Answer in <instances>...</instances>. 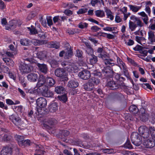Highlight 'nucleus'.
Here are the masks:
<instances>
[{"instance_id":"38","label":"nucleus","mask_w":155,"mask_h":155,"mask_svg":"<svg viewBox=\"0 0 155 155\" xmlns=\"http://www.w3.org/2000/svg\"><path fill=\"white\" fill-rule=\"evenodd\" d=\"M16 140L18 142V145L20 146H22V142H23L24 137V136L21 135H16L15 136Z\"/></svg>"},{"instance_id":"46","label":"nucleus","mask_w":155,"mask_h":155,"mask_svg":"<svg viewBox=\"0 0 155 155\" xmlns=\"http://www.w3.org/2000/svg\"><path fill=\"white\" fill-rule=\"evenodd\" d=\"M137 27V25L133 22L130 21L129 22V27L131 31H134Z\"/></svg>"},{"instance_id":"6","label":"nucleus","mask_w":155,"mask_h":155,"mask_svg":"<svg viewBox=\"0 0 155 155\" xmlns=\"http://www.w3.org/2000/svg\"><path fill=\"white\" fill-rule=\"evenodd\" d=\"M114 73L112 68L106 67L102 71L103 78H106L107 79L112 78Z\"/></svg>"},{"instance_id":"43","label":"nucleus","mask_w":155,"mask_h":155,"mask_svg":"<svg viewBox=\"0 0 155 155\" xmlns=\"http://www.w3.org/2000/svg\"><path fill=\"white\" fill-rule=\"evenodd\" d=\"M128 6L130 9L134 12H136L138 11L141 8V7L137 6H134L131 5H129Z\"/></svg>"},{"instance_id":"3","label":"nucleus","mask_w":155,"mask_h":155,"mask_svg":"<svg viewBox=\"0 0 155 155\" xmlns=\"http://www.w3.org/2000/svg\"><path fill=\"white\" fill-rule=\"evenodd\" d=\"M132 143L136 146L140 145L142 143L141 135L136 132H132L130 136Z\"/></svg>"},{"instance_id":"47","label":"nucleus","mask_w":155,"mask_h":155,"mask_svg":"<svg viewBox=\"0 0 155 155\" xmlns=\"http://www.w3.org/2000/svg\"><path fill=\"white\" fill-rule=\"evenodd\" d=\"M73 55V51L71 48H70L69 50L66 52L65 58L67 59H69L71 58Z\"/></svg>"},{"instance_id":"16","label":"nucleus","mask_w":155,"mask_h":155,"mask_svg":"<svg viewBox=\"0 0 155 155\" xmlns=\"http://www.w3.org/2000/svg\"><path fill=\"white\" fill-rule=\"evenodd\" d=\"M143 145L147 148H152L155 146V141L153 139H148L144 140Z\"/></svg>"},{"instance_id":"12","label":"nucleus","mask_w":155,"mask_h":155,"mask_svg":"<svg viewBox=\"0 0 155 155\" xmlns=\"http://www.w3.org/2000/svg\"><path fill=\"white\" fill-rule=\"evenodd\" d=\"M141 113L139 115L140 120L143 122L147 121L149 119V115L145 111V110L143 109L140 110Z\"/></svg>"},{"instance_id":"5","label":"nucleus","mask_w":155,"mask_h":155,"mask_svg":"<svg viewBox=\"0 0 155 155\" xmlns=\"http://www.w3.org/2000/svg\"><path fill=\"white\" fill-rule=\"evenodd\" d=\"M43 87H40V90L37 91V92L41 94L43 96L45 97H53L54 95L53 92L48 90V88L47 86Z\"/></svg>"},{"instance_id":"21","label":"nucleus","mask_w":155,"mask_h":155,"mask_svg":"<svg viewBox=\"0 0 155 155\" xmlns=\"http://www.w3.org/2000/svg\"><path fill=\"white\" fill-rule=\"evenodd\" d=\"M16 24L14 21H10L5 26L6 30H12L16 28Z\"/></svg>"},{"instance_id":"53","label":"nucleus","mask_w":155,"mask_h":155,"mask_svg":"<svg viewBox=\"0 0 155 155\" xmlns=\"http://www.w3.org/2000/svg\"><path fill=\"white\" fill-rule=\"evenodd\" d=\"M88 25V24L86 23L81 22L78 24V27L81 29L87 28Z\"/></svg>"},{"instance_id":"2","label":"nucleus","mask_w":155,"mask_h":155,"mask_svg":"<svg viewBox=\"0 0 155 155\" xmlns=\"http://www.w3.org/2000/svg\"><path fill=\"white\" fill-rule=\"evenodd\" d=\"M45 122L46 124H43V127L48 130V132L50 134H54L55 130L53 127L54 125L57 124V120L54 118H49L45 120Z\"/></svg>"},{"instance_id":"19","label":"nucleus","mask_w":155,"mask_h":155,"mask_svg":"<svg viewBox=\"0 0 155 155\" xmlns=\"http://www.w3.org/2000/svg\"><path fill=\"white\" fill-rule=\"evenodd\" d=\"M47 51L46 50L39 51L37 53V56L40 60H42L45 58H47Z\"/></svg>"},{"instance_id":"13","label":"nucleus","mask_w":155,"mask_h":155,"mask_svg":"<svg viewBox=\"0 0 155 155\" xmlns=\"http://www.w3.org/2000/svg\"><path fill=\"white\" fill-rule=\"evenodd\" d=\"M78 76L82 79L86 80L90 77L91 73L88 70H84L79 73Z\"/></svg>"},{"instance_id":"28","label":"nucleus","mask_w":155,"mask_h":155,"mask_svg":"<svg viewBox=\"0 0 155 155\" xmlns=\"http://www.w3.org/2000/svg\"><path fill=\"white\" fill-rule=\"evenodd\" d=\"M97 51V53L100 54L98 55L99 58L104 59L106 57L107 55L104 54L105 51L104 50L103 48H98Z\"/></svg>"},{"instance_id":"15","label":"nucleus","mask_w":155,"mask_h":155,"mask_svg":"<svg viewBox=\"0 0 155 155\" xmlns=\"http://www.w3.org/2000/svg\"><path fill=\"white\" fill-rule=\"evenodd\" d=\"M12 148L9 146H6L3 147L1 152V155H12Z\"/></svg>"},{"instance_id":"48","label":"nucleus","mask_w":155,"mask_h":155,"mask_svg":"<svg viewBox=\"0 0 155 155\" xmlns=\"http://www.w3.org/2000/svg\"><path fill=\"white\" fill-rule=\"evenodd\" d=\"M117 62L118 66L120 67L121 69H122V67L123 66L125 65V64L122 61V60L120 59L119 57H117Z\"/></svg>"},{"instance_id":"33","label":"nucleus","mask_w":155,"mask_h":155,"mask_svg":"<svg viewBox=\"0 0 155 155\" xmlns=\"http://www.w3.org/2000/svg\"><path fill=\"white\" fill-rule=\"evenodd\" d=\"M47 84L50 87H52L55 84V80L51 77H48L46 79Z\"/></svg>"},{"instance_id":"11","label":"nucleus","mask_w":155,"mask_h":155,"mask_svg":"<svg viewBox=\"0 0 155 155\" xmlns=\"http://www.w3.org/2000/svg\"><path fill=\"white\" fill-rule=\"evenodd\" d=\"M45 82H46V79L45 77L43 75H40L37 84V91L40 90V87L43 88V87L46 86H47L45 85Z\"/></svg>"},{"instance_id":"57","label":"nucleus","mask_w":155,"mask_h":155,"mask_svg":"<svg viewBox=\"0 0 155 155\" xmlns=\"http://www.w3.org/2000/svg\"><path fill=\"white\" fill-rule=\"evenodd\" d=\"M46 20L47 24L48 26H50L51 25H53L51 17L47 16Z\"/></svg>"},{"instance_id":"9","label":"nucleus","mask_w":155,"mask_h":155,"mask_svg":"<svg viewBox=\"0 0 155 155\" xmlns=\"http://www.w3.org/2000/svg\"><path fill=\"white\" fill-rule=\"evenodd\" d=\"M36 63H34V65H37L40 71L44 74H46L48 71L47 66L46 64H40L38 63V61L36 60Z\"/></svg>"},{"instance_id":"50","label":"nucleus","mask_w":155,"mask_h":155,"mask_svg":"<svg viewBox=\"0 0 155 155\" xmlns=\"http://www.w3.org/2000/svg\"><path fill=\"white\" fill-rule=\"evenodd\" d=\"M125 148L126 149H131L132 148V146L130 141L129 140H127L126 142L124 145Z\"/></svg>"},{"instance_id":"26","label":"nucleus","mask_w":155,"mask_h":155,"mask_svg":"<svg viewBox=\"0 0 155 155\" xmlns=\"http://www.w3.org/2000/svg\"><path fill=\"white\" fill-rule=\"evenodd\" d=\"M35 46L42 45L46 43V41L44 40H39L36 39H32L31 41Z\"/></svg>"},{"instance_id":"35","label":"nucleus","mask_w":155,"mask_h":155,"mask_svg":"<svg viewBox=\"0 0 155 155\" xmlns=\"http://www.w3.org/2000/svg\"><path fill=\"white\" fill-rule=\"evenodd\" d=\"M105 11L106 13L107 18H109L110 20H112L114 19V17L112 15V13L110 10L107 8H105Z\"/></svg>"},{"instance_id":"27","label":"nucleus","mask_w":155,"mask_h":155,"mask_svg":"<svg viewBox=\"0 0 155 155\" xmlns=\"http://www.w3.org/2000/svg\"><path fill=\"white\" fill-rule=\"evenodd\" d=\"M54 91L57 94H60L64 93L65 90L63 86H58L55 87Z\"/></svg>"},{"instance_id":"18","label":"nucleus","mask_w":155,"mask_h":155,"mask_svg":"<svg viewBox=\"0 0 155 155\" xmlns=\"http://www.w3.org/2000/svg\"><path fill=\"white\" fill-rule=\"evenodd\" d=\"M47 46L49 48L58 49L60 47L59 43L55 41H51L45 43Z\"/></svg>"},{"instance_id":"20","label":"nucleus","mask_w":155,"mask_h":155,"mask_svg":"<svg viewBox=\"0 0 155 155\" xmlns=\"http://www.w3.org/2000/svg\"><path fill=\"white\" fill-rule=\"evenodd\" d=\"M38 78V74L34 73H30L28 74L27 76L28 81L32 82L36 81Z\"/></svg>"},{"instance_id":"58","label":"nucleus","mask_w":155,"mask_h":155,"mask_svg":"<svg viewBox=\"0 0 155 155\" xmlns=\"http://www.w3.org/2000/svg\"><path fill=\"white\" fill-rule=\"evenodd\" d=\"M60 16L59 15L54 16L53 18V22L54 23L58 22L59 25H60L61 22L60 21Z\"/></svg>"},{"instance_id":"30","label":"nucleus","mask_w":155,"mask_h":155,"mask_svg":"<svg viewBox=\"0 0 155 155\" xmlns=\"http://www.w3.org/2000/svg\"><path fill=\"white\" fill-rule=\"evenodd\" d=\"M58 104L56 102L51 104L49 107V110L51 112H55L58 110Z\"/></svg>"},{"instance_id":"55","label":"nucleus","mask_w":155,"mask_h":155,"mask_svg":"<svg viewBox=\"0 0 155 155\" xmlns=\"http://www.w3.org/2000/svg\"><path fill=\"white\" fill-rule=\"evenodd\" d=\"M31 141L27 139L24 140L23 142H22V146H29L31 145Z\"/></svg>"},{"instance_id":"34","label":"nucleus","mask_w":155,"mask_h":155,"mask_svg":"<svg viewBox=\"0 0 155 155\" xmlns=\"http://www.w3.org/2000/svg\"><path fill=\"white\" fill-rule=\"evenodd\" d=\"M89 81L90 83L94 85V86L98 84L100 82V80L96 77H91L89 79Z\"/></svg>"},{"instance_id":"56","label":"nucleus","mask_w":155,"mask_h":155,"mask_svg":"<svg viewBox=\"0 0 155 155\" xmlns=\"http://www.w3.org/2000/svg\"><path fill=\"white\" fill-rule=\"evenodd\" d=\"M136 41L142 45L141 43V41H144L146 40V39L143 37H139L138 36H136L135 37Z\"/></svg>"},{"instance_id":"7","label":"nucleus","mask_w":155,"mask_h":155,"mask_svg":"<svg viewBox=\"0 0 155 155\" xmlns=\"http://www.w3.org/2000/svg\"><path fill=\"white\" fill-rule=\"evenodd\" d=\"M55 75L57 77L62 78H66V74L65 70L62 68H58L54 71Z\"/></svg>"},{"instance_id":"31","label":"nucleus","mask_w":155,"mask_h":155,"mask_svg":"<svg viewBox=\"0 0 155 155\" xmlns=\"http://www.w3.org/2000/svg\"><path fill=\"white\" fill-rule=\"evenodd\" d=\"M88 57L89 60V63L93 65L96 63L98 61L97 57L94 54Z\"/></svg>"},{"instance_id":"63","label":"nucleus","mask_w":155,"mask_h":155,"mask_svg":"<svg viewBox=\"0 0 155 155\" xmlns=\"http://www.w3.org/2000/svg\"><path fill=\"white\" fill-rule=\"evenodd\" d=\"M6 5L2 0H0V9L4 10L6 9Z\"/></svg>"},{"instance_id":"54","label":"nucleus","mask_w":155,"mask_h":155,"mask_svg":"<svg viewBox=\"0 0 155 155\" xmlns=\"http://www.w3.org/2000/svg\"><path fill=\"white\" fill-rule=\"evenodd\" d=\"M38 37L41 40H43V39H45L47 37V35L44 32H38Z\"/></svg>"},{"instance_id":"10","label":"nucleus","mask_w":155,"mask_h":155,"mask_svg":"<svg viewBox=\"0 0 155 155\" xmlns=\"http://www.w3.org/2000/svg\"><path fill=\"white\" fill-rule=\"evenodd\" d=\"M2 130L5 133L2 134L1 135L2 141L7 142L10 141L12 137L9 131L8 130L4 129H3Z\"/></svg>"},{"instance_id":"8","label":"nucleus","mask_w":155,"mask_h":155,"mask_svg":"<svg viewBox=\"0 0 155 155\" xmlns=\"http://www.w3.org/2000/svg\"><path fill=\"white\" fill-rule=\"evenodd\" d=\"M65 69L70 72L76 73L78 72V68L75 64L70 62L68 66L65 67Z\"/></svg>"},{"instance_id":"17","label":"nucleus","mask_w":155,"mask_h":155,"mask_svg":"<svg viewBox=\"0 0 155 155\" xmlns=\"http://www.w3.org/2000/svg\"><path fill=\"white\" fill-rule=\"evenodd\" d=\"M107 85L112 90H116L119 87V85L113 80L108 81Z\"/></svg>"},{"instance_id":"22","label":"nucleus","mask_w":155,"mask_h":155,"mask_svg":"<svg viewBox=\"0 0 155 155\" xmlns=\"http://www.w3.org/2000/svg\"><path fill=\"white\" fill-rule=\"evenodd\" d=\"M83 88L86 91H91L93 90L94 88V85L92 84L90 82H88L84 84L83 85Z\"/></svg>"},{"instance_id":"14","label":"nucleus","mask_w":155,"mask_h":155,"mask_svg":"<svg viewBox=\"0 0 155 155\" xmlns=\"http://www.w3.org/2000/svg\"><path fill=\"white\" fill-rule=\"evenodd\" d=\"M36 102L37 106L41 108L45 107L47 104V100L44 97H40L38 98Z\"/></svg>"},{"instance_id":"52","label":"nucleus","mask_w":155,"mask_h":155,"mask_svg":"<svg viewBox=\"0 0 155 155\" xmlns=\"http://www.w3.org/2000/svg\"><path fill=\"white\" fill-rule=\"evenodd\" d=\"M122 68L123 69V71L124 75L128 78L130 79V78L129 76V74L128 71V70L127 69V67L126 65L123 66V67H122Z\"/></svg>"},{"instance_id":"39","label":"nucleus","mask_w":155,"mask_h":155,"mask_svg":"<svg viewBox=\"0 0 155 155\" xmlns=\"http://www.w3.org/2000/svg\"><path fill=\"white\" fill-rule=\"evenodd\" d=\"M31 43L30 41L27 38H23L20 41V44L23 45L27 46L30 45Z\"/></svg>"},{"instance_id":"51","label":"nucleus","mask_w":155,"mask_h":155,"mask_svg":"<svg viewBox=\"0 0 155 155\" xmlns=\"http://www.w3.org/2000/svg\"><path fill=\"white\" fill-rule=\"evenodd\" d=\"M150 128L149 129L147 130V131H145L143 134L141 135V137H142L144 139H147L150 136Z\"/></svg>"},{"instance_id":"23","label":"nucleus","mask_w":155,"mask_h":155,"mask_svg":"<svg viewBox=\"0 0 155 155\" xmlns=\"http://www.w3.org/2000/svg\"><path fill=\"white\" fill-rule=\"evenodd\" d=\"M104 62L107 66L106 67H109V68H111V67H112L114 65V61L112 59H105L104 60Z\"/></svg>"},{"instance_id":"44","label":"nucleus","mask_w":155,"mask_h":155,"mask_svg":"<svg viewBox=\"0 0 155 155\" xmlns=\"http://www.w3.org/2000/svg\"><path fill=\"white\" fill-rule=\"evenodd\" d=\"M78 29L77 28H68L67 30V32L69 35H72L78 33Z\"/></svg>"},{"instance_id":"40","label":"nucleus","mask_w":155,"mask_h":155,"mask_svg":"<svg viewBox=\"0 0 155 155\" xmlns=\"http://www.w3.org/2000/svg\"><path fill=\"white\" fill-rule=\"evenodd\" d=\"M57 97L59 100L61 101L64 103H66L68 100L67 97L65 93L63 95H58Z\"/></svg>"},{"instance_id":"24","label":"nucleus","mask_w":155,"mask_h":155,"mask_svg":"<svg viewBox=\"0 0 155 155\" xmlns=\"http://www.w3.org/2000/svg\"><path fill=\"white\" fill-rule=\"evenodd\" d=\"M138 14L143 17L142 18V20L144 24L146 25H147L148 23V17L147 15L144 12H142L138 13Z\"/></svg>"},{"instance_id":"60","label":"nucleus","mask_w":155,"mask_h":155,"mask_svg":"<svg viewBox=\"0 0 155 155\" xmlns=\"http://www.w3.org/2000/svg\"><path fill=\"white\" fill-rule=\"evenodd\" d=\"M135 21H136V24L137 25V27L138 26L139 27H142L143 26V23L142 22V21L139 18H138Z\"/></svg>"},{"instance_id":"25","label":"nucleus","mask_w":155,"mask_h":155,"mask_svg":"<svg viewBox=\"0 0 155 155\" xmlns=\"http://www.w3.org/2000/svg\"><path fill=\"white\" fill-rule=\"evenodd\" d=\"M2 60L6 63V64L8 66L13 67L14 65V62L10 58H3Z\"/></svg>"},{"instance_id":"32","label":"nucleus","mask_w":155,"mask_h":155,"mask_svg":"<svg viewBox=\"0 0 155 155\" xmlns=\"http://www.w3.org/2000/svg\"><path fill=\"white\" fill-rule=\"evenodd\" d=\"M68 86L71 88H75L78 85V83L74 80H71L69 81L68 84Z\"/></svg>"},{"instance_id":"29","label":"nucleus","mask_w":155,"mask_h":155,"mask_svg":"<svg viewBox=\"0 0 155 155\" xmlns=\"http://www.w3.org/2000/svg\"><path fill=\"white\" fill-rule=\"evenodd\" d=\"M148 39L151 43L155 42V35L153 31H149L148 32Z\"/></svg>"},{"instance_id":"42","label":"nucleus","mask_w":155,"mask_h":155,"mask_svg":"<svg viewBox=\"0 0 155 155\" xmlns=\"http://www.w3.org/2000/svg\"><path fill=\"white\" fill-rule=\"evenodd\" d=\"M30 33L31 35H35L38 33V32L35 28L33 25H31V28L28 27Z\"/></svg>"},{"instance_id":"59","label":"nucleus","mask_w":155,"mask_h":155,"mask_svg":"<svg viewBox=\"0 0 155 155\" xmlns=\"http://www.w3.org/2000/svg\"><path fill=\"white\" fill-rule=\"evenodd\" d=\"M145 49H148L147 48H145L143 47L142 50L140 52V53L142 54H143V56L145 57L147 55L148 51L147 50H145Z\"/></svg>"},{"instance_id":"36","label":"nucleus","mask_w":155,"mask_h":155,"mask_svg":"<svg viewBox=\"0 0 155 155\" xmlns=\"http://www.w3.org/2000/svg\"><path fill=\"white\" fill-rule=\"evenodd\" d=\"M130 111L133 114H136L139 111V109L135 105H133L130 106L129 107Z\"/></svg>"},{"instance_id":"64","label":"nucleus","mask_w":155,"mask_h":155,"mask_svg":"<svg viewBox=\"0 0 155 155\" xmlns=\"http://www.w3.org/2000/svg\"><path fill=\"white\" fill-rule=\"evenodd\" d=\"M150 130L151 136L153 137H155V129L154 127H150Z\"/></svg>"},{"instance_id":"41","label":"nucleus","mask_w":155,"mask_h":155,"mask_svg":"<svg viewBox=\"0 0 155 155\" xmlns=\"http://www.w3.org/2000/svg\"><path fill=\"white\" fill-rule=\"evenodd\" d=\"M95 15L99 17H103L105 16V13L103 10H97L95 11Z\"/></svg>"},{"instance_id":"61","label":"nucleus","mask_w":155,"mask_h":155,"mask_svg":"<svg viewBox=\"0 0 155 155\" xmlns=\"http://www.w3.org/2000/svg\"><path fill=\"white\" fill-rule=\"evenodd\" d=\"M143 47L139 45H137L135 47L133 48V49L134 51H138L140 53Z\"/></svg>"},{"instance_id":"1","label":"nucleus","mask_w":155,"mask_h":155,"mask_svg":"<svg viewBox=\"0 0 155 155\" xmlns=\"http://www.w3.org/2000/svg\"><path fill=\"white\" fill-rule=\"evenodd\" d=\"M36 60L33 58H26L24 59L23 64H21L19 66V70L22 73L30 72L33 70V65L36 63Z\"/></svg>"},{"instance_id":"4","label":"nucleus","mask_w":155,"mask_h":155,"mask_svg":"<svg viewBox=\"0 0 155 155\" xmlns=\"http://www.w3.org/2000/svg\"><path fill=\"white\" fill-rule=\"evenodd\" d=\"M9 119L12 121L13 123L19 127H24L25 124L22 121L20 117L18 115L13 114L9 116Z\"/></svg>"},{"instance_id":"49","label":"nucleus","mask_w":155,"mask_h":155,"mask_svg":"<svg viewBox=\"0 0 155 155\" xmlns=\"http://www.w3.org/2000/svg\"><path fill=\"white\" fill-rule=\"evenodd\" d=\"M59 133L62 136L66 137L69 135L70 132L69 131L67 130H61L60 131Z\"/></svg>"},{"instance_id":"45","label":"nucleus","mask_w":155,"mask_h":155,"mask_svg":"<svg viewBox=\"0 0 155 155\" xmlns=\"http://www.w3.org/2000/svg\"><path fill=\"white\" fill-rule=\"evenodd\" d=\"M51 67H56L58 65V62L54 59H50L48 60Z\"/></svg>"},{"instance_id":"37","label":"nucleus","mask_w":155,"mask_h":155,"mask_svg":"<svg viewBox=\"0 0 155 155\" xmlns=\"http://www.w3.org/2000/svg\"><path fill=\"white\" fill-rule=\"evenodd\" d=\"M148 129V128L145 126H141L138 129V132L139 133V134L140 135L142 134H143Z\"/></svg>"},{"instance_id":"62","label":"nucleus","mask_w":155,"mask_h":155,"mask_svg":"<svg viewBox=\"0 0 155 155\" xmlns=\"http://www.w3.org/2000/svg\"><path fill=\"white\" fill-rule=\"evenodd\" d=\"M87 10L88 9L86 8H81L77 12V13L79 15L85 13L87 12Z\"/></svg>"}]
</instances>
